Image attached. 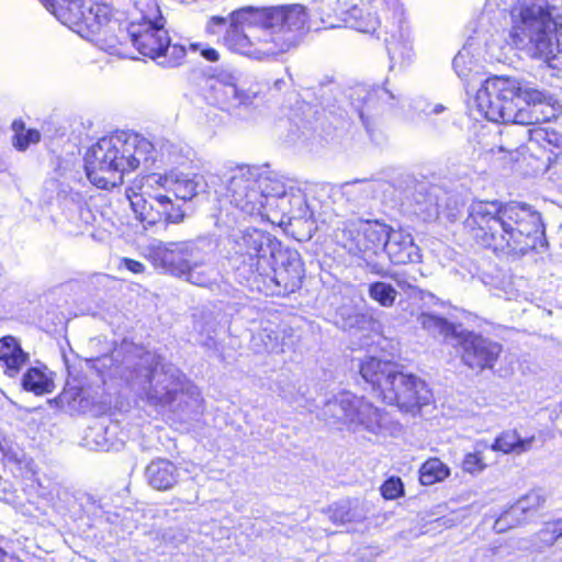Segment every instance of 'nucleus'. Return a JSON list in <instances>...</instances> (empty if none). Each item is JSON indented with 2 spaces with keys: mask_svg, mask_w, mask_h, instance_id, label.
Segmentation results:
<instances>
[{
  "mask_svg": "<svg viewBox=\"0 0 562 562\" xmlns=\"http://www.w3.org/2000/svg\"><path fill=\"white\" fill-rule=\"evenodd\" d=\"M307 14L300 4L282 7L244 5L225 16L213 15L206 32L216 34L217 26L228 23L224 45L245 57L263 61L277 58L296 47L302 38Z\"/></svg>",
  "mask_w": 562,
  "mask_h": 562,
  "instance_id": "1",
  "label": "nucleus"
},
{
  "mask_svg": "<svg viewBox=\"0 0 562 562\" xmlns=\"http://www.w3.org/2000/svg\"><path fill=\"white\" fill-rule=\"evenodd\" d=\"M464 227L477 245L494 252L521 257L547 244L540 213L525 203L474 201Z\"/></svg>",
  "mask_w": 562,
  "mask_h": 562,
  "instance_id": "2",
  "label": "nucleus"
},
{
  "mask_svg": "<svg viewBox=\"0 0 562 562\" xmlns=\"http://www.w3.org/2000/svg\"><path fill=\"white\" fill-rule=\"evenodd\" d=\"M475 104L487 120L504 124H541L562 112L552 94L510 77L486 79L476 91Z\"/></svg>",
  "mask_w": 562,
  "mask_h": 562,
  "instance_id": "3",
  "label": "nucleus"
},
{
  "mask_svg": "<svg viewBox=\"0 0 562 562\" xmlns=\"http://www.w3.org/2000/svg\"><path fill=\"white\" fill-rule=\"evenodd\" d=\"M509 40L562 72V2L519 0L510 9Z\"/></svg>",
  "mask_w": 562,
  "mask_h": 562,
  "instance_id": "4",
  "label": "nucleus"
},
{
  "mask_svg": "<svg viewBox=\"0 0 562 562\" xmlns=\"http://www.w3.org/2000/svg\"><path fill=\"white\" fill-rule=\"evenodd\" d=\"M154 146L145 137L119 133L101 138L86 154V172L95 187L111 189L123 183L125 172L153 159Z\"/></svg>",
  "mask_w": 562,
  "mask_h": 562,
  "instance_id": "5",
  "label": "nucleus"
},
{
  "mask_svg": "<svg viewBox=\"0 0 562 562\" xmlns=\"http://www.w3.org/2000/svg\"><path fill=\"white\" fill-rule=\"evenodd\" d=\"M136 12L126 27L127 37L136 50L145 57L158 60L165 67H176L182 63L187 49L183 45L170 44L165 19L155 0H140L135 3Z\"/></svg>",
  "mask_w": 562,
  "mask_h": 562,
  "instance_id": "6",
  "label": "nucleus"
},
{
  "mask_svg": "<svg viewBox=\"0 0 562 562\" xmlns=\"http://www.w3.org/2000/svg\"><path fill=\"white\" fill-rule=\"evenodd\" d=\"M139 366L147 371L148 385L144 387V395L149 405L182 412L200 408L201 396L196 387L176 367L162 363L160 356L143 352Z\"/></svg>",
  "mask_w": 562,
  "mask_h": 562,
  "instance_id": "7",
  "label": "nucleus"
},
{
  "mask_svg": "<svg viewBox=\"0 0 562 562\" xmlns=\"http://www.w3.org/2000/svg\"><path fill=\"white\" fill-rule=\"evenodd\" d=\"M53 12L61 23L68 25L82 37L90 38L112 29L116 21L112 20L111 10L106 4L92 0H48Z\"/></svg>",
  "mask_w": 562,
  "mask_h": 562,
  "instance_id": "8",
  "label": "nucleus"
},
{
  "mask_svg": "<svg viewBox=\"0 0 562 562\" xmlns=\"http://www.w3.org/2000/svg\"><path fill=\"white\" fill-rule=\"evenodd\" d=\"M148 254L153 262L177 277H186L189 282L203 286L207 278L195 272L203 262V256L190 243L154 241L148 246Z\"/></svg>",
  "mask_w": 562,
  "mask_h": 562,
  "instance_id": "9",
  "label": "nucleus"
},
{
  "mask_svg": "<svg viewBox=\"0 0 562 562\" xmlns=\"http://www.w3.org/2000/svg\"><path fill=\"white\" fill-rule=\"evenodd\" d=\"M324 416L337 427L356 431L364 428L371 432L382 429L381 416L376 408L362 397L344 392L329 400L323 409Z\"/></svg>",
  "mask_w": 562,
  "mask_h": 562,
  "instance_id": "10",
  "label": "nucleus"
},
{
  "mask_svg": "<svg viewBox=\"0 0 562 562\" xmlns=\"http://www.w3.org/2000/svg\"><path fill=\"white\" fill-rule=\"evenodd\" d=\"M431 400V390L424 380L413 373L397 371L389 363V405L404 416L415 417Z\"/></svg>",
  "mask_w": 562,
  "mask_h": 562,
  "instance_id": "11",
  "label": "nucleus"
},
{
  "mask_svg": "<svg viewBox=\"0 0 562 562\" xmlns=\"http://www.w3.org/2000/svg\"><path fill=\"white\" fill-rule=\"evenodd\" d=\"M236 251L244 257L252 273L270 276L278 258L283 249L281 243L270 234L251 228L241 232L236 238Z\"/></svg>",
  "mask_w": 562,
  "mask_h": 562,
  "instance_id": "12",
  "label": "nucleus"
},
{
  "mask_svg": "<svg viewBox=\"0 0 562 562\" xmlns=\"http://www.w3.org/2000/svg\"><path fill=\"white\" fill-rule=\"evenodd\" d=\"M257 168L239 166L232 170L227 183L231 203L248 215H263L265 199L257 186Z\"/></svg>",
  "mask_w": 562,
  "mask_h": 562,
  "instance_id": "13",
  "label": "nucleus"
},
{
  "mask_svg": "<svg viewBox=\"0 0 562 562\" xmlns=\"http://www.w3.org/2000/svg\"><path fill=\"white\" fill-rule=\"evenodd\" d=\"M457 337L462 349L461 360L467 367L480 371L494 367L502 352L499 344L473 333L459 331Z\"/></svg>",
  "mask_w": 562,
  "mask_h": 562,
  "instance_id": "14",
  "label": "nucleus"
},
{
  "mask_svg": "<svg viewBox=\"0 0 562 562\" xmlns=\"http://www.w3.org/2000/svg\"><path fill=\"white\" fill-rule=\"evenodd\" d=\"M269 278L278 288V293H292L301 288L304 278V268L301 257L297 251L282 249L270 276H262Z\"/></svg>",
  "mask_w": 562,
  "mask_h": 562,
  "instance_id": "15",
  "label": "nucleus"
},
{
  "mask_svg": "<svg viewBox=\"0 0 562 562\" xmlns=\"http://www.w3.org/2000/svg\"><path fill=\"white\" fill-rule=\"evenodd\" d=\"M546 503L547 495L543 490H531L503 513L496 520L495 528L503 531L507 525L513 527L514 525L526 522L533 518L544 507Z\"/></svg>",
  "mask_w": 562,
  "mask_h": 562,
  "instance_id": "16",
  "label": "nucleus"
},
{
  "mask_svg": "<svg viewBox=\"0 0 562 562\" xmlns=\"http://www.w3.org/2000/svg\"><path fill=\"white\" fill-rule=\"evenodd\" d=\"M126 198L130 201L131 209L136 217L145 225H154L161 222V214L165 213L166 201L161 198V193L149 194V199H145L142 193H137L133 188L126 190Z\"/></svg>",
  "mask_w": 562,
  "mask_h": 562,
  "instance_id": "17",
  "label": "nucleus"
},
{
  "mask_svg": "<svg viewBox=\"0 0 562 562\" xmlns=\"http://www.w3.org/2000/svg\"><path fill=\"white\" fill-rule=\"evenodd\" d=\"M145 479L154 490L168 491L178 483L179 470L170 460L157 458L146 467Z\"/></svg>",
  "mask_w": 562,
  "mask_h": 562,
  "instance_id": "18",
  "label": "nucleus"
},
{
  "mask_svg": "<svg viewBox=\"0 0 562 562\" xmlns=\"http://www.w3.org/2000/svg\"><path fill=\"white\" fill-rule=\"evenodd\" d=\"M257 179L259 192L262 193V196L265 199V206L272 198L284 199L288 195H291V198L297 204H301L303 202V195L301 194V192L296 190L294 187H290V191H288L284 181L274 172L260 171V169L257 168Z\"/></svg>",
  "mask_w": 562,
  "mask_h": 562,
  "instance_id": "19",
  "label": "nucleus"
},
{
  "mask_svg": "<svg viewBox=\"0 0 562 562\" xmlns=\"http://www.w3.org/2000/svg\"><path fill=\"white\" fill-rule=\"evenodd\" d=\"M418 247L409 233L389 226V259L394 263H406L419 258Z\"/></svg>",
  "mask_w": 562,
  "mask_h": 562,
  "instance_id": "20",
  "label": "nucleus"
},
{
  "mask_svg": "<svg viewBox=\"0 0 562 562\" xmlns=\"http://www.w3.org/2000/svg\"><path fill=\"white\" fill-rule=\"evenodd\" d=\"M29 355L23 351L20 342L12 336L0 338V362L7 375L15 376L26 364Z\"/></svg>",
  "mask_w": 562,
  "mask_h": 562,
  "instance_id": "21",
  "label": "nucleus"
},
{
  "mask_svg": "<svg viewBox=\"0 0 562 562\" xmlns=\"http://www.w3.org/2000/svg\"><path fill=\"white\" fill-rule=\"evenodd\" d=\"M342 21L348 27L363 33H374L380 26V19L371 9L352 5L342 12Z\"/></svg>",
  "mask_w": 562,
  "mask_h": 562,
  "instance_id": "22",
  "label": "nucleus"
},
{
  "mask_svg": "<svg viewBox=\"0 0 562 562\" xmlns=\"http://www.w3.org/2000/svg\"><path fill=\"white\" fill-rule=\"evenodd\" d=\"M328 515L335 524L344 525L364 519L366 509L363 503L359 499H345L331 505L328 508Z\"/></svg>",
  "mask_w": 562,
  "mask_h": 562,
  "instance_id": "23",
  "label": "nucleus"
},
{
  "mask_svg": "<svg viewBox=\"0 0 562 562\" xmlns=\"http://www.w3.org/2000/svg\"><path fill=\"white\" fill-rule=\"evenodd\" d=\"M216 100L227 108H236L243 104H250L254 95L240 91L233 81L216 80L213 86Z\"/></svg>",
  "mask_w": 562,
  "mask_h": 562,
  "instance_id": "24",
  "label": "nucleus"
},
{
  "mask_svg": "<svg viewBox=\"0 0 562 562\" xmlns=\"http://www.w3.org/2000/svg\"><path fill=\"white\" fill-rule=\"evenodd\" d=\"M204 186L202 176L172 172L169 192L178 200L187 201L195 196Z\"/></svg>",
  "mask_w": 562,
  "mask_h": 562,
  "instance_id": "25",
  "label": "nucleus"
},
{
  "mask_svg": "<svg viewBox=\"0 0 562 562\" xmlns=\"http://www.w3.org/2000/svg\"><path fill=\"white\" fill-rule=\"evenodd\" d=\"M535 437L520 438L516 431H504L492 443L491 449L503 453L521 454L531 449Z\"/></svg>",
  "mask_w": 562,
  "mask_h": 562,
  "instance_id": "26",
  "label": "nucleus"
},
{
  "mask_svg": "<svg viewBox=\"0 0 562 562\" xmlns=\"http://www.w3.org/2000/svg\"><path fill=\"white\" fill-rule=\"evenodd\" d=\"M450 475V469L438 458H430L419 469V481L423 485L430 486L445 481Z\"/></svg>",
  "mask_w": 562,
  "mask_h": 562,
  "instance_id": "27",
  "label": "nucleus"
},
{
  "mask_svg": "<svg viewBox=\"0 0 562 562\" xmlns=\"http://www.w3.org/2000/svg\"><path fill=\"white\" fill-rule=\"evenodd\" d=\"M23 389L33 392L36 395L53 392L54 382L42 370L31 368L22 379Z\"/></svg>",
  "mask_w": 562,
  "mask_h": 562,
  "instance_id": "28",
  "label": "nucleus"
},
{
  "mask_svg": "<svg viewBox=\"0 0 562 562\" xmlns=\"http://www.w3.org/2000/svg\"><path fill=\"white\" fill-rule=\"evenodd\" d=\"M418 322L424 329L432 335H441L445 338L457 337V335H459L458 328L453 324L432 314H422L418 317Z\"/></svg>",
  "mask_w": 562,
  "mask_h": 562,
  "instance_id": "29",
  "label": "nucleus"
},
{
  "mask_svg": "<svg viewBox=\"0 0 562 562\" xmlns=\"http://www.w3.org/2000/svg\"><path fill=\"white\" fill-rule=\"evenodd\" d=\"M384 368L385 363L380 359L369 357L366 361L362 362L360 372L367 382L371 383L374 389H379L386 381Z\"/></svg>",
  "mask_w": 562,
  "mask_h": 562,
  "instance_id": "30",
  "label": "nucleus"
},
{
  "mask_svg": "<svg viewBox=\"0 0 562 562\" xmlns=\"http://www.w3.org/2000/svg\"><path fill=\"white\" fill-rule=\"evenodd\" d=\"M252 344L258 351L277 352L280 349L279 334L271 326L263 327L252 336Z\"/></svg>",
  "mask_w": 562,
  "mask_h": 562,
  "instance_id": "31",
  "label": "nucleus"
},
{
  "mask_svg": "<svg viewBox=\"0 0 562 562\" xmlns=\"http://www.w3.org/2000/svg\"><path fill=\"white\" fill-rule=\"evenodd\" d=\"M12 128L14 131L13 145L19 150H25L31 144L40 142V132L36 130L25 131L23 122L14 121Z\"/></svg>",
  "mask_w": 562,
  "mask_h": 562,
  "instance_id": "32",
  "label": "nucleus"
},
{
  "mask_svg": "<svg viewBox=\"0 0 562 562\" xmlns=\"http://www.w3.org/2000/svg\"><path fill=\"white\" fill-rule=\"evenodd\" d=\"M161 198L166 201L165 213L161 214V222L179 224L184 218V212L181 205L176 204L168 193H161Z\"/></svg>",
  "mask_w": 562,
  "mask_h": 562,
  "instance_id": "33",
  "label": "nucleus"
},
{
  "mask_svg": "<svg viewBox=\"0 0 562 562\" xmlns=\"http://www.w3.org/2000/svg\"><path fill=\"white\" fill-rule=\"evenodd\" d=\"M486 467L481 451L467 453L461 464L462 470L471 475L482 473Z\"/></svg>",
  "mask_w": 562,
  "mask_h": 562,
  "instance_id": "34",
  "label": "nucleus"
},
{
  "mask_svg": "<svg viewBox=\"0 0 562 562\" xmlns=\"http://www.w3.org/2000/svg\"><path fill=\"white\" fill-rule=\"evenodd\" d=\"M438 188H431L429 192H427V196L422 201L419 198H416L418 204V212L424 213L426 217L431 218L438 215L439 204L437 196Z\"/></svg>",
  "mask_w": 562,
  "mask_h": 562,
  "instance_id": "35",
  "label": "nucleus"
},
{
  "mask_svg": "<svg viewBox=\"0 0 562 562\" xmlns=\"http://www.w3.org/2000/svg\"><path fill=\"white\" fill-rule=\"evenodd\" d=\"M471 64L472 60L469 56V53L464 50H460L452 61L453 69L461 79H468L471 76Z\"/></svg>",
  "mask_w": 562,
  "mask_h": 562,
  "instance_id": "36",
  "label": "nucleus"
},
{
  "mask_svg": "<svg viewBox=\"0 0 562 562\" xmlns=\"http://www.w3.org/2000/svg\"><path fill=\"white\" fill-rule=\"evenodd\" d=\"M533 137L538 142L547 143L554 148H562V135L554 131L535 130Z\"/></svg>",
  "mask_w": 562,
  "mask_h": 562,
  "instance_id": "37",
  "label": "nucleus"
},
{
  "mask_svg": "<svg viewBox=\"0 0 562 562\" xmlns=\"http://www.w3.org/2000/svg\"><path fill=\"white\" fill-rule=\"evenodd\" d=\"M0 459L14 462L20 460L18 447L2 435H0Z\"/></svg>",
  "mask_w": 562,
  "mask_h": 562,
  "instance_id": "38",
  "label": "nucleus"
},
{
  "mask_svg": "<svg viewBox=\"0 0 562 562\" xmlns=\"http://www.w3.org/2000/svg\"><path fill=\"white\" fill-rule=\"evenodd\" d=\"M171 182H172V172H170L168 175L151 173V175L147 176V178H146V183L148 187L162 188L166 190L167 193H169Z\"/></svg>",
  "mask_w": 562,
  "mask_h": 562,
  "instance_id": "39",
  "label": "nucleus"
},
{
  "mask_svg": "<svg viewBox=\"0 0 562 562\" xmlns=\"http://www.w3.org/2000/svg\"><path fill=\"white\" fill-rule=\"evenodd\" d=\"M370 296L382 306L386 305V283L376 282L370 286Z\"/></svg>",
  "mask_w": 562,
  "mask_h": 562,
  "instance_id": "40",
  "label": "nucleus"
},
{
  "mask_svg": "<svg viewBox=\"0 0 562 562\" xmlns=\"http://www.w3.org/2000/svg\"><path fill=\"white\" fill-rule=\"evenodd\" d=\"M458 524V520L452 517H440L430 522V528L425 532L429 531H441L442 529H449Z\"/></svg>",
  "mask_w": 562,
  "mask_h": 562,
  "instance_id": "41",
  "label": "nucleus"
},
{
  "mask_svg": "<svg viewBox=\"0 0 562 562\" xmlns=\"http://www.w3.org/2000/svg\"><path fill=\"white\" fill-rule=\"evenodd\" d=\"M404 495V485L400 477H389V499Z\"/></svg>",
  "mask_w": 562,
  "mask_h": 562,
  "instance_id": "42",
  "label": "nucleus"
},
{
  "mask_svg": "<svg viewBox=\"0 0 562 562\" xmlns=\"http://www.w3.org/2000/svg\"><path fill=\"white\" fill-rule=\"evenodd\" d=\"M190 48L193 49V50H200L201 56L203 58H205L206 60H209V61L214 63V61H217L220 59L218 52L216 49L212 48V47L203 48L202 44L195 43V44H191Z\"/></svg>",
  "mask_w": 562,
  "mask_h": 562,
  "instance_id": "43",
  "label": "nucleus"
},
{
  "mask_svg": "<svg viewBox=\"0 0 562 562\" xmlns=\"http://www.w3.org/2000/svg\"><path fill=\"white\" fill-rule=\"evenodd\" d=\"M543 533L550 532L552 533V543L560 537H562V519L559 521H555L551 525H548L543 530Z\"/></svg>",
  "mask_w": 562,
  "mask_h": 562,
  "instance_id": "44",
  "label": "nucleus"
},
{
  "mask_svg": "<svg viewBox=\"0 0 562 562\" xmlns=\"http://www.w3.org/2000/svg\"><path fill=\"white\" fill-rule=\"evenodd\" d=\"M122 263L133 273H142L145 270V266L142 262L133 259L123 258Z\"/></svg>",
  "mask_w": 562,
  "mask_h": 562,
  "instance_id": "45",
  "label": "nucleus"
},
{
  "mask_svg": "<svg viewBox=\"0 0 562 562\" xmlns=\"http://www.w3.org/2000/svg\"><path fill=\"white\" fill-rule=\"evenodd\" d=\"M101 435H102V430L101 429H92L90 431V434L87 435V437H86V440H87L86 445L89 446L90 448H94V449H101V450L105 449V443L104 442L95 440L94 446H92V443L89 441V437L90 436L99 437Z\"/></svg>",
  "mask_w": 562,
  "mask_h": 562,
  "instance_id": "46",
  "label": "nucleus"
},
{
  "mask_svg": "<svg viewBox=\"0 0 562 562\" xmlns=\"http://www.w3.org/2000/svg\"><path fill=\"white\" fill-rule=\"evenodd\" d=\"M403 432V425L400 422H389V435L400 436Z\"/></svg>",
  "mask_w": 562,
  "mask_h": 562,
  "instance_id": "47",
  "label": "nucleus"
},
{
  "mask_svg": "<svg viewBox=\"0 0 562 562\" xmlns=\"http://www.w3.org/2000/svg\"><path fill=\"white\" fill-rule=\"evenodd\" d=\"M395 294H396V291L389 284V293H387L389 305L393 303V301L395 299Z\"/></svg>",
  "mask_w": 562,
  "mask_h": 562,
  "instance_id": "48",
  "label": "nucleus"
},
{
  "mask_svg": "<svg viewBox=\"0 0 562 562\" xmlns=\"http://www.w3.org/2000/svg\"><path fill=\"white\" fill-rule=\"evenodd\" d=\"M380 493L382 495L383 498L386 499V494H387V491H386V481L383 482L380 486Z\"/></svg>",
  "mask_w": 562,
  "mask_h": 562,
  "instance_id": "49",
  "label": "nucleus"
},
{
  "mask_svg": "<svg viewBox=\"0 0 562 562\" xmlns=\"http://www.w3.org/2000/svg\"><path fill=\"white\" fill-rule=\"evenodd\" d=\"M199 499V495L196 492L193 493V495L186 501L187 504H195Z\"/></svg>",
  "mask_w": 562,
  "mask_h": 562,
  "instance_id": "50",
  "label": "nucleus"
},
{
  "mask_svg": "<svg viewBox=\"0 0 562 562\" xmlns=\"http://www.w3.org/2000/svg\"><path fill=\"white\" fill-rule=\"evenodd\" d=\"M360 182H362V181L361 180H355L352 182H345L342 184V188L347 191L350 187H352V186H355L357 183H360Z\"/></svg>",
  "mask_w": 562,
  "mask_h": 562,
  "instance_id": "51",
  "label": "nucleus"
},
{
  "mask_svg": "<svg viewBox=\"0 0 562 562\" xmlns=\"http://www.w3.org/2000/svg\"><path fill=\"white\" fill-rule=\"evenodd\" d=\"M443 110L442 105H437L434 110L435 113H440Z\"/></svg>",
  "mask_w": 562,
  "mask_h": 562,
  "instance_id": "52",
  "label": "nucleus"
},
{
  "mask_svg": "<svg viewBox=\"0 0 562 562\" xmlns=\"http://www.w3.org/2000/svg\"><path fill=\"white\" fill-rule=\"evenodd\" d=\"M3 554H4V552H3V550L0 548V557H1V555H3Z\"/></svg>",
  "mask_w": 562,
  "mask_h": 562,
  "instance_id": "53",
  "label": "nucleus"
}]
</instances>
